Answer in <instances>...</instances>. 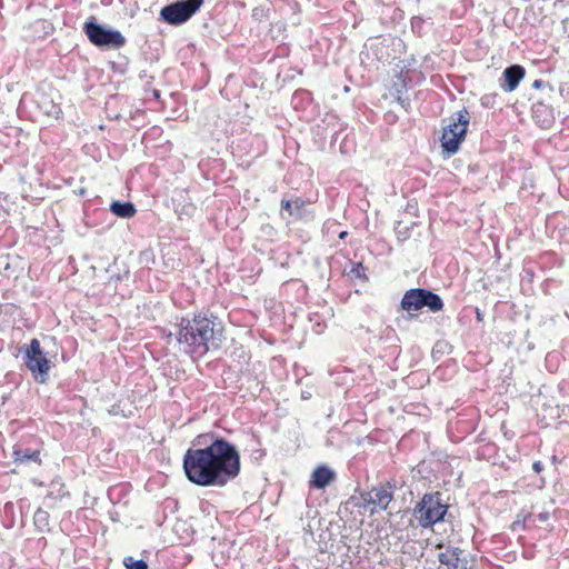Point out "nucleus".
<instances>
[{
    "label": "nucleus",
    "mask_w": 569,
    "mask_h": 569,
    "mask_svg": "<svg viewBox=\"0 0 569 569\" xmlns=\"http://www.w3.org/2000/svg\"><path fill=\"white\" fill-rule=\"evenodd\" d=\"M495 97H496V96H483V97L481 98V103H482L483 106H489V104L491 103V100H493V99H495Z\"/></svg>",
    "instance_id": "b1692460"
},
{
    "label": "nucleus",
    "mask_w": 569,
    "mask_h": 569,
    "mask_svg": "<svg viewBox=\"0 0 569 569\" xmlns=\"http://www.w3.org/2000/svg\"><path fill=\"white\" fill-rule=\"evenodd\" d=\"M50 515L42 508H38L33 516V523L40 532H48L50 530Z\"/></svg>",
    "instance_id": "f3484780"
},
{
    "label": "nucleus",
    "mask_w": 569,
    "mask_h": 569,
    "mask_svg": "<svg viewBox=\"0 0 569 569\" xmlns=\"http://www.w3.org/2000/svg\"><path fill=\"white\" fill-rule=\"evenodd\" d=\"M23 363L38 382H46L49 377L50 361L46 357L40 341L33 338L24 348Z\"/></svg>",
    "instance_id": "423d86ee"
},
{
    "label": "nucleus",
    "mask_w": 569,
    "mask_h": 569,
    "mask_svg": "<svg viewBox=\"0 0 569 569\" xmlns=\"http://www.w3.org/2000/svg\"><path fill=\"white\" fill-rule=\"evenodd\" d=\"M526 74V70L520 64H511L507 67L501 77L500 87L506 92H511L516 90L519 82L523 79Z\"/></svg>",
    "instance_id": "f8f14e48"
},
{
    "label": "nucleus",
    "mask_w": 569,
    "mask_h": 569,
    "mask_svg": "<svg viewBox=\"0 0 569 569\" xmlns=\"http://www.w3.org/2000/svg\"><path fill=\"white\" fill-rule=\"evenodd\" d=\"M153 97L154 98H159L160 97V91L159 90H153Z\"/></svg>",
    "instance_id": "c756f323"
},
{
    "label": "nucleus",
    "mask_w": 569,
    "mask_h": 569,
    "mask_svg": "<svg viewBox=\"0 0 569 569\" xmlns=\"http://www.w3.org/2000/svg\"><path fill=\"white\" fill-rule=\"evenodd\" d=\"M532 469H533V471H535V472L540 473V472L543 470V465H542V462H541V461H539V460H538V461H535V462L532 463Z\"/></svg>",
    "instance_id": "4be33fe9"
},
{
    "label": "nucleus",
    "mask_w": 569,
    "mask_h": 569,
    "mask_svg": "<svg viewBox=\"0 0 569 569\" xmlns=\"http://www.w3.org/2000/svg\"><path fill=\"white\" fill-rule=\"evenodd\" d=\"M336 224H337V222H336V221H330V220H329V221H326V223H325V228H326L327 230H330V229H331L332 227H335Z\"/></svg>",
    "instance_id": "cd10ccee"
},
{
    "label": "nucleus",
    "mask_w": 569,
    "mask_h": 569,
    "mask_svg": "<svg viewBox=\"0 0 569 569\" xmlns=\"http://www.w3.org/2000/svg\"><path fill=\"white\" fill-rule=\"evenodd\" d=\"M347 236H348V232H347V231H341V232H339V238H340V239H342V240H343Z\"/></svg>",
    "instance_id": "c85d7f7f"
},
{
    "label": "nucleus",
    "mask_w": 569,
    "mask_h": 569,
    "mask_svg": "<svg viewBox=\"0 0 569 569\" xmlns=\"http://www.w3.org/2000/svg\"><path fill=\"white\" fill-rule=\"evenodd\" d=\"M422 22H423V21H422V19H421V18H418V17L413 18V19H412V22H411L412 28L415 29V28L420 27V24H421Z\"/></svg>",
    "instance_id": "393cba45"
},
{
    "label": "nucleus",
    "mask_w": 569,
    "mask_h": 569,
    "mask_svg": "<svg viewBox=\"0 0 569 569\" xmlns=\"http://www.w3.org/2000/svg\"><path fill=\"white\" fill-rule=\"evenodd\" d=\"M12 458L14 462L19 463L34 462L41 465L40 450L38 449L14 447Z\"/></svg>",
    "instance_id": "4468645a"
},
{
    "label": "nucleus",
    "mask_w": 569,
    "mask_h": 569,
    "mask_svg": "<svg viewBox=\"0 0 569 569\" xmlns=\"http://www.w3.org/2000/svg\"><path fill=\"white\" fill-rule=\"evenodd\" d=\"M550 518V513L547 511L540 512L537 515V519L539 522H545Z\"/></svg>",
    "instance_id": "412c9836"
},
{
    "label": "nucleus",
    "mask_w": 569,
    "mask_h": 569,
    "mask_svg": "<svg viewBox=\"0 0 569 569\" xmlns=\"http://www.w3.org/2000/svg\"><path fill=\"white\" fill-rule=\"evenodd\" d=\"M398 93H400V91H398ZM397 101L400 103V106L408 110L409 107H410V101L408 98H402L400 94L397 96Z\"/></svg>",
    "instance_id": "aec40b11"
},
{
    "label": "nucleus",
    "mask_w": 569,
    "mask_h": 569,
    "mask_svg": "<svg viewBox=\"0 0 569 569\" xmlns=\"http://www.w3.org/2000/svg\"><path fill=\"white\" fill-rule=\"evenodd\" d=\"M110 211L113 214H116L117 217L124 218V219L133 217L137 212L136 207L132 202H130V201L121 202L118 200L111 202Z\"/></svg>",
    "instance_id": "dca6fc26"
},
{
    "label": "nucleus",
    "mask_w": 569,
    "mask_h": 569,
    "mask_svg": "<svg viewBox=\"0 0 569 569\" xmlns=\"http://www.w3.org/2000/svg\"><path fill=\"white\" fill-rule=\"evenodd\" d=\"M548 83H546L543 80L541 79H536L533 82H532V88L535 89H541L542 87L547 86Z\"/></svg>",
    "instance_id": "5701e85b"
},
{
    "label": "nucleus",
    "mask_w": 569,
    "mask_h": 569,
    "mask_svg": "<svg viewBox=\"0 0 569 569\" xmlns=\"http://www.w3.org/2000/svg\"><path fill=\"white\" fill-rule=\"evenodd\" d=\"M476 319L479 322L483 321V312L478 308L476 309Z\"/></svg>",
    "instance_id": "bb28decb"
},
{
    "label": "nucleus",
    "mask_w": 569,
    "mask_h": 569,
    "mask_svg": "<svg viewBox=\"0 0 569 569\" xmlns=\"http://www.w3.org/2000/svg\"><path fill=\"white\" fill-rule=\"evenodd\" d=\"M438 560L447 569H469L468 555L466 550L458 547H439Z\"/></svg>",
    "instance_id": "1a4fd4ad"
},
{
    "label": "nucleus",
    "mask_w": 569,
    "mask_h": 569,
    "mask_svg": "<svg viewBox=\"0 0 569 569\" xmlns=\"http://www.w3.org/2000/svg\"><path fill=\"white\" fill-rule=\"evenodd\" d=\"M396 486L387 482L386 485L373 487L369 491L360 493L361 502L359 507L370 508V515H375L380 510H387L389 503L393 499Z\"/></svg>",
    "instance_id": "6e6552de"
},
{
    "label": "nucleus",
    "mask_w": 569,
    "mask_h": 569,
    "mask_svg": "<svg viewBox=\"0 0 569 569\" xmlns=\"http://www.w3.org/2000/svg\"><path fill=\"white\" fill-rule=\"evenodd\" d=\"M466 133L463 128L459 132H451V129H442L440 139L442 153L448 157L456 154L466 138Z\"/></svg>",
    "instance_id": "9b49d317"
},
{
    "label": "nucleus",
    "mask_w": 569,
    "mask_h": 569,
    "mask_svg": "<svg viewBox=\"0 0 569 569\" xmlns=\"http://www.w3.org/2000/svg\"><path fill=\"white\" fill-rule=\"evenodd\" d=\"M122 565L127 569H149V566L144 560H142V559L137 560L131 556L124 557L122 560Z\"/></svg>",
    "instance_id": "6ab92c4d"
},
{
    "label": "nucleus",
    "mask_w": 569,
    "mask_h": 569,
    "mask_svg": "<svg viewBox=\"0 0 569 569\" xmlns=\"http://www.w3.org/2000/svg\"><path fill=\"white\" fill-rule=\"evenodd\" d=\"M443 301L438 293L425 288H411L407 290L400 301V307L407 312L419 311L427 308L430 312H439L443 309Z\"/></svg>",
    "instance_id": "20e7f679"
},
{
    "label": "nucleus",
    "mask_w": 569,
    "mask_h": 569,
    "mask_svg": "<svg viewBox=\"0 0 569 569\" xmlns=\"http://www.w3.org/2000/svg\"><path fill=\"white\" fill-rule=\"evenodd\" d=\"M204 0H178L160 10V20L170 26H180L191 19Z\"/></svg>",
    "instance_id": "0eeeda50"
},
{
    "label": "nucleus",
    "mask_w": 569,
    "mask_h": 569,
    "mask_svg": "<svg viewBox=\"0 0 569 569\" xmlns=\"http://www.w3.org/2000/svg\"><path fill=\"white\" fill-rule=\"evenodd\" d=\"M468 126L469 113L467 109H462L449 118L448 123L443 129H451V132H459V130L463 128V131L467 132Z\"/></svg>",
    "instance_id": "2eb2a0df"
},
{
    "label": "nucleus",
    "mask_w": 569,
    "mask_h": 569,
    "mask_svg": "<svg viewBox=\"0 0 569 569\" xmlns=\"http://www.w3.org/2000/svg\"><path fill=\"white\" fill-rule=\"evenodd\" d=\"M176 329L168 338L174 337L177 342L183 346L186 353L203 356L221 345L222 332L220 323L216 322L214 318L204 315H194L192 319L181 318Z\"/></svg>",
    "instance_id": "f03ea898"
},
{
    "label": "nucleus",
    "mask_w": 569,
    "mask_h": 569,
    "mask_svg": "<svg viewBox=\"0 0 569 569\" xmlns=\"http://www.w3.org/2000/svg\"><path fill=\"white\" fill-rule=\"evenodd\" d=\"M337 473L327 465H319L315 468L310 476L309 486L310 488L323 490L332 481H335Z\"/></svg>",
    "instance_id": "9d476101"
},
{
    "label": "nucleus",
    "mask_w": 569,
    "mask_h": 569,
    "mask_svg": "<svg viewBox=\"0 0 569 569\" xmlns=\"http://www.w3.org/2000/svg\"><path fill=\"white\" fill-rule=\"evenodd\" d=\"M183 456L187 479L200 487H224L241 469L240 453L234 445L214 433L199 435Z\"/></svg>",
    "instance_id": "f257e3e1"
},
{
    "label": "nucleus",
    "mask_w": 569,
    "mask_h": 569,
    "mask_svg": "<svg viewBox=\"0 0 569 569\" xmlns=\"http://www.w3.org/2000/svg\"><path fill=\"white\" fill-rule=\"evenodd\" d=\"M83 32L89 41L99 48L119 49L126 43V38L120 31L98 23L94 17L86 21Z\"/></svg>",
    "instance_id": "39448f33"
},
{
    "label": "nucleus",
    "mask_w": 569,
    "mask_h": 569,
    "mask_svg": "<svg viewBox=\"0 0 569 569\" xmlns=\"http://www.w3.org/2000/svg\"><path fill=\"white\" fill-rule=\"evenodd\" d=\"M280 206L281 210L286 211L289 217L299 220L305 217L307 202L300 197L293 199L282 198Z\"/></svg>",
    "instance_id": "ddd939ff"
},
{
    "label": "nucleus",
    "mask_w": 569,
    "mask_h": 569,
    "mask_svg": "<svg viewBox=\"0 0 569 569\" xmlns=\"http://www.w3.org/2000/svg\"><path fill=\"white\" fill-rule=\"evenodd\" d=\"M448 511L440 492L425 493L413 508V516L422 528H431L442 521Z\"/></svg>",
    "instance_id": "7ed1b4c3"
},
{
    "label": "nucleus",
    "mask_w": 569,
    "mask_h": 569,
    "mask_svg": "<svg viewBox=\"0 0 569 569\" xmlns=\"http://www.w3.org/2000/svg\"><path fill=\"white\" fill-rule=\"evenodd\" d=\"M541 109L547 110V107H546L545 104H542V103H538V104H536V106L533 107V113L536 114V117H538V112H539V110H541Z\"/></svg>",
    "instance_id": "a878e982"
},
{
    "label": "nucleus",
    "mask_w": 569,
    "mask_h": 569,
    "mask_svg": "<svg viewBox=\"0 0 569 569\" xmlns=\"http://www.w3.org/2000/svg\"><path fill=\"white\" fill-rule=\"evenodd\" d=\"M348 274L351 278L360 279L362 281H367L368 277L366 274V268L362 262H351V268L348 271Z\"/></svg>",
    "instance_id": "a211bd4d"
}]
</instances>
